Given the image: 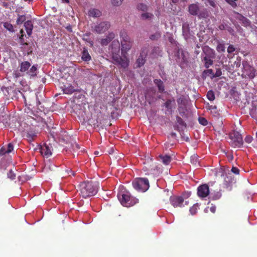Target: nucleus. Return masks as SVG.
<instances>
[{"label":"nucleus","mask_w":257,"mask_h":257,"mask_svg":"<svg viewBox=\"0 0 257 257\" xmlns=\"http://www.w3.org/2000/svg\"><path fill=\"white\" fill-rule=\"evenodd\" d=\"M31 63L27 61H24L19 63V71L16 72L14 74L15 77L27 75L30 77H33L37 75V65L31 66Z\"/></svg>","instance_id":"1"},{"label":"nucleus","mask_w":257,"mask_h":257,"mask_svg":"<svg viewBox=\"0 0 257 257\" xmlns=\"http://www.w3.org/2000/svg\"><path fill=\"white\" fill-rule=\"evenodd\" d=\"M113 45H116V47L111 49V53L114 64L120 65L121 67L124 69L127 68L130 61L126 56H123V57L120 56V44L118 40H113Z\"/></svg>","instance_id":"2"},{"label":"nucleus","mask_w":257,"mask_h":257,"mask_svg":"<svg viewBox=\"0 0 257 257\" xmlns=\"http://www.w3.org/2000/svg\"><path fill=\"white\" fill-rule=\"evenodd\" d=\"M98 183L93 181H85L80 184V191L83 198H86L94 195L97 192Z\"/></svg>","instance_id":"3"},{"label":"nucleus","mask_w":257,"mask_h":257,"mask_svg":"<svg viewBox=\"0 0 257 257\" xmlns=\"http://www.w3.org/2000/svg\"><path fill=\"white\" fill-rule=\"evenodd\" d=\"M117 197L120 203L127 207L133 206L139 202L138 199L132 196L128 192L119 193Z\"/></svg>","instance_id":"4"},{"label":"nucleus","mask_w":257,"mask_h":257,"mask_svg":"<svg viewBox=\"0 0 257 257\" xmlns=\"http://www.w3.org/2000/svg\"><path fill=\"white\" fill-rule=\"evenodd\" d=\"M134 188L137 191L144 192L148 190L150 185L147 178H139L133 182Z\"/></svg>","instance_id":"5"},{"label":"nucleus","mask_w":257,"mask_h":257,"mask_svg":"<svg viewBox=\"0 0 257 257\" xmlns=\"http://www.w3.org/2000/svg\"><path fill=\"white\" fill-rule=\"evenodd\" d=\"M204 56L203 57V61L204 63V66L208 68L213 63V59L215 58V53L213 50L209 47L204 49Z\"/></svg>","instance_id":"6"},{"label":"nucleus","mask_w":257,"mask_h":257,"mask_svg":"<svg viewBox=\"0 0 257 257\" xmlns=\"http://www.w3.org/2000/svg\"><path fill=\"white\" fill-rule=\"evenodd\" d=\"M110 27V24L108 22H101L92 27V31L97 34H101L105 33Z\"/></svg>","instance_id":"7"},{"label":"nucleus","mask_w":257,"mask_h":257,"mask_svg":"<svg viewBox=\"0 0 257 257\" xmlns=\"http://www.w3.org/2000/svg\"><path fill=\"white\" fill-rule=\"evenodd\" d=\"M229 138L231 140V145L233 147H240L242 145V138L239 132L237 131H233L230 134Z\"/></svg>","instance_id":"8"},{"label":"nucleus","mask_w":257,"mask_h":257,"mask_svg":"<svg viewBox=\"0 0 257 257\" xmlns=\"http://www.w3.org/2000/svg\"><path fill=\"white\" fill-rule=\"evenodd\" d=\"M243 75L247 76L250 79L253 78L255 76V70L250 66L246 61L242 62Z\"/></svg>","instance_id":"9"},{"label":"nucleus","mask_w":257,"mask_h":257,"mask_svg":"<svg viewBox=\"0 0 257 257\" xmlns=\"http://www.w3.org/2000/svg\"><path fill=\"white\" fill-rule=\"evenodd\" d=\"M144 167L143 170L145 172H147L146 175H149L151 173V172L155 169V166L153 162V159L150 157H148L145 159V162L143 163Z\"/></svg>","instance_id":"10"},{"label":"nucleus","mask_w":257,"mask_h":257,"mask_svg":"<svg viewBox=\"0 0 257 257\" xmlns=\"http://www.w3.org/2000/svg\"><path fill=\"white\" fill-rule=\"evenodd\" d=\"M170 201L172 205L174 207H182L184 202V199L182 196H173L170 197Z\"/></svg>","instance_id":"11"},{"label":"nucleus","mask_w":257,"mask_h":257,"mask_svg":"<svg viewBox=\"0 0 257 257\" xmlns=\"http://www.w3.org/2000/svg\"><path fill=\"white\" fill-rule=\"evenodd\" d=\"M209 194L208 185L205 184L199 186L197 189V194L198 196L202 198L207 197Z\"/></svg>","instance_id":"12"},{"label":"nucleus","mask_w":257,"mask_h":257,"mask_svg":"<svg viewBox=\"0 0 257 257\" xmlns=\"http://www.w3.org/2000/svg\"><path fill=\"white\" fill-rule=\"evenodd\" d=\"M121 54L123 56H126L127 52L131 49L132 46V41L128 42H121Z\"/></svg>","instance_id":"13"},{"label":"nucleus","mask_w":257,"mask_h":257,"mask_svg":"<svg viewBox=\"0 0 257 257\" xmlns=\"http://www.w3.org/2000/svg\"><path fill=\"white\" fill-rule=\"evenodd\" d=\"M52 147L51 146L45 144L41 147L40 152L42 155L48 157L52 155Z\"/></svg>","instance_id":"14"},{"label":"nucleus","mask_w":257,"mask_h":257,"mask_svg":"<svg viewBox=\"0 0 257 257\" xmlns=\"http://www.w3.org/2000/svg\"><path fill=\"white\" fill-rule=\"evenodd\" d=\"M115 37L113 32H109L105 38H103L100 41V44L102 46L107 45Z\"/></svg>","instance_id":"15"},{"label":"nucleus","mask_w":257,"mask_h":257,"mask_svg":"<svg viewBox=\"0 0 257 257\" xmlns=\"http://www.w3.org/2000/svg\"><path fill=\"white\" fill-rule=\"evenodd\" d=\"M188 11L189 13L193 16H197L199 11L198 5L197 4H192L189 6Z\"/></svg>","instance_id":"16"},{"label":"nucleus","mask_w":257,"mask_h":257,"mask_svg":"<svg viewBox=\"0 0 257 257\" xmlns=\"http://www.w3.org/2000/svg\"><path fill=\"white\" fill-rule=\"evenodd\" d=\"M236 14L237 16L236 17V18L241 22L243 26L246 27L250 25V22L248 19L238 13H236Z\"/></svg>","instance_id":"17"},{"label":"nucleus","mask_w":257,"mask_h":257,"mask_svg":"<svg viewBox=\"0 0 257 257\" xmlns=\"http://www.w3.org/2000/svg\"><path fill=\"white\" fill-rule=\"evenodd\" d=\"M62 88L63 93L66 94H71L77 91V90L70 84H68L67 85H64V87H62Z\"/></svg>","instance_id":"18"},{"label":"nucleus","mask_w":257,"mask_h":257,"mask_svg":"<svg viewBox=\"0 0 257 257\" xmlns=\"http://www.w3.org/2000/svg\"><path fill=\"white\" fill-rule=\"evenodd\" d=\"M101 14V12L97 9H91L88 13V16L93 18H99Z\"/></svg>","instance_id":"19"},{"label":"nucleus","mask_w":257,"mask_h":257,"mask_svg":"<svg viewBox=\"0 0 257 257\" xmlns=\"http://www.w3.org/2000/svg\"><path fill=\"white\" fill-rule=\"evenodd\" d=\"M24 26L25 27L27 34L29 36H30L32 33V30L33 28L32 22L31 21H26L24 24Z\"/></svg>","instance_id":"20"},{"label":"nucleus","mask_w":257,"mask_h":257,"mask_svg":"<svg viewBox=\"0 0 257 257\" xmlns=\"http://www.w3.org/2000/svg\"><path fill=\"white\" fill-rule=\"evenodd\" d=\"M198 19H207L209 16V12L206 9H203L199 11L198 15Z\"/></svg>","instance_id":"21"},{"label":"nucleus","mask_w":257,"mask_h":257,"mask_svg":"<svg viewBox=\"0 0 257 257\" xmlns=\"http://www.w3.org/2000/svg\"><path fill=\"white\" fill-rule=\"evenodd\" d=\"M26 138L29 142L33 141L37 137V133L32 130L27 133Z\"/></svg>","instance_id":"22"},{"label":"nucleus","mask_w":257,"mask_h":257,"mask_svg":"<svg viewBox=\"0 0 257 257\" xmlns=\"http://www.w3.org/2000/svg\"><path fill=\"white\" fill-rule=\"evenodd\" d=\"M82 59L86 62L89 61L91 57L89 54L88 50L86 48H84L82 52V56H81Z\"/></svg>","instance_id":"23"},{"label":"nucleus","mask_w":257,"mask_h":257,"mask_svg":"<svg viewBox=\"0 0 257 257\" xmlns=\"http://www.w3.org/2000/svg\"><path fill=\"white\" fill-rule=\"evenodd\" d=\"M119 36L121 39V42H128L131 41V38L125 31H121L119 33Z\"/></svg>","instance_id":"24"},{"label":"nucleus","mask_w":257,"mask_h":257,"mask_svg":"<svg viewBox=\"0 0 257 257\" xmlns=\"http://www.w3.org/2000/svg\"><path fill=\"white\" fill-rule=\"evenodd\" d=\"M144 56L142 55V54H140L139 58L137 59L136 63L138 67H141L143 66L146 62V59Z\"/></svg>","instance_id":"25"},{"label":"nucleus","mask_w":257,"mask_h":257,"mask_svg":"<svg viewBox=\"0 0 257 257\" xmlns=\"http://www.w3.org/2000/svg\"><path fill=\"white\" fill-rule=\"evenodd\" d=\"M154 83L158 87L159 92H162L164 91V85L163 81L160 79H155Z\"/></svg>","instance_id":"26"},{"label":"nucleus","mask_w":257,"mask_h":257,"mask_svg":"<svg viewBox=\"0 0 257 257\" xmlns=\"http://www.w3.org/2000/svg\"><path fill=\"white\" fill-rule=\"evenodd\" d=\"M159 158L163 164L166 165H168L171 162V157L168 155H160Z\"/></svg>","instance_id":"27"},{"label":"nucleus","mask_w":257,"mask_h":257,"mask_svg":"<svg viewBox=\"0 0 257 257\" xmlns=\"http://www.w3.org/2000/svg\"><path fill=\"white\" fill-rule=\"evenodd\" d=\"M154 17L153 14L148 12L142 13L140 18L143 20H151Z\"/></svg>","instance_id":"28"},{"label":"nucleus","mask_w":257,"mask_h":257,"mask_svg":"<svg viewBox=\"0 0 257 257\" xmlns=\"http://www.w3.org/2000/svg\"><path fill=\"white\" fill-rule=\"evenodd\" d=\"M137 9L138 11L146 12L148 10V6L144 3H139L137 6Z\"/></svg>","instance_id":"29"},{"label":"nucleus","mask_w":257,"mask_h":257,"mask_svg":"<svg viewBox=\"0 0 257 257\" xmlns=\"http://www.w3.org/2000/svg\"><path fill=\"white\" fill-rule=\"evenodd\" d=\"M102 118V114L101 112L97 114V119L96 120V122H91L93 123V125L95 127L99 126L101 124V118Z\"/></svg>","instance_id":"30"},{"label":"nucleus","mask_w":257,"mask_h":257,"mask_svg":"<svg viewBox=\"0 0 257 257\" xmlns=\"http://www.w3.org/2000/svg\"><path fill=\"white\" fill-rule=\"evenodd\" d=\"M175 100L174 98L172 99H168L164 103V106L169 110L172 109V103L174 102Z\"/></svg>","instance_id":"31"},{"label":"nucleus","mask_w":257,"mask_h":257,"mask_svg":"<svg viewBox=\"0 0 257 257\" xmlns=\"http://www.w3.org/2000/svg\"><path fill=\"white\" fill-rule=\"evenodd\" d=\"M161 37L160 32H157L155 34L151 35L150 36V39L152 40H157Z\"/></svg>","instance_id":"32"},{"label":"nucleus","mask_w":257,"mask_h":257,"mask_svg":"<svg viewBox=\"0 0 257 257\" xmlns=\"http://www.w3.org/2000/svg\"><path fill=\"white\" fill-rule=\"evenodd\" d=\"M149 46L146 45L143 47L141 50V52L140 54H142V55L144 56L145 57H146V56L148 55L149 51Z\"/></svg>","instance_id":"33"},{"label":"nucleus","mask_w":257,"mask_h":257,"mask_svg":"<svg viewBox=\"0 0 257 257\" xmlns=\"http://www.w3.org/2000/svg\"><path fill=\"white\" fill-rule=\"evenodd\" d=\"M178 110V111H179L180 114L182 116H183L185 115V112L186 111V106H184L183 105L179 106Z\"/></svg>","instance_id":"34"},{"label":"nucleus","mask_w":257,"mask_h":257,"mask_svg":"<svg viewBox=\"0 0 257 257\" xmlns=\"http://www.w3.org/2000/svg\"><path fill=\"white\" fill-rule=\"evenodd\" d=\"M26 21V16L25 15H19L17 20V24L18 25L22 24Z\"/></svg>","instance_id":"35"},{"label":"nucleus","mask_w":257,"mask_h":257,"mask_svg":"<svg viewBox=\"0 0 257 257\" xmlns=\"http://www.w3.org/2000/svg\"><path fill=\"white\" fill-rule=\"evenodd\" d=\"M207 97L210 101L214 100L215 99V95L213 91L212 90L208 91L207 93Z\"/></svg>","instance_id":"36"},{"label":"nucleus","mask_w":257,"mask_h":257,"mask_svg":"<svg viewBox=\"0 0 257 257\" xmlns=\"http://www.w3.org/2000/svg\"><path fill=\"white\" fill-rule=\"evenodd\" d=\"M155 91H154V90L152 88H150L149 89H148L146 91V92L145 93V97L147 99H148V98H150L152 96H151V95H150V93H152V95H154L155 94Z\"/></svg>","instance_id":"37"},{"label":"nucleus","mask_w":257,"mask_h":257,"mask_svg":"<svg viewBox=\"0 0 257 257\" xmlns=\"http://www.w3.org/2000/svg\"><path fill=\"white\" fill-rule=\"evenodd\" d=\"M216 50L218 52H223L225 51V47L224 44L219 43L217 45Z\"/></svg>","instance_id":"38"},{"label":"nucleus","mask_w":257,"mask_h":257,"mask_svg":"<svg viewBox=\"0 0 257 257\" xmlns=\"http://www.w3.org/2000/svg\"><path fill=\"white\" fill-rule=\"evenodd\" d=\"M8 177L12 180L16 179V175L12 170L9 171L7 174Z\"/></svg>","instance_id":"39"},{"label":"nucleus","mask_w":257,"mask_h":257,"mask_svg":"<svg viewBox=\"0 0 257 257\" xmlns=\"http://www.w3.org/2000/svg\"><path fill=\"white\" fill-rule=\"evenodd\" d=\"M177 122L181 126H186V123L184 121V120L180 117L177 116L176 117Z\"/></svg>","instance_id":"40"},{"label":"nucleus","mask_w":257,"mask_h":257,"mask_svg":"<svg viewBox=\"0 0 257 257\" xmlns=\"http://www.w3.org/2000/svg\"><path fill=\"white\" fill-rule=\"evenodd\" d=\"M123 0H111V4L114 6H120Z\"/></svg>","instance_id":"41"},{"label":"nucleus","mask_w":257,"mask_h":257,"mask_svg":"<svg viewBox=\"0 0 257 257\" xmlns=\"http://www.w3.org/2000/svg\"><path fill=\"white\" fill-rule=\"evenodd\" d=\"M198 209V205L197 204L194 205L190 209V212L192 215L195 214Z\"/></svg>","instance_id":"42"},{"label":"nucleus","mask_w":257,"mask_h":257,"mask_svg":"<svg viewBox=\"0 0 257 257\" xmlns=\"http://www.w3.org/2000/svg\"><path fill=\"white\" fill-rule=\"evenodd\" d=\"M160 48L158 46H156L152 49L151 54L153 55L158 54L160 53Z\"/></svg>","instance_id":"43"},{"label":"nucleus","mask_w":257,"mask_h":257,"mask_svg":"<svg viewBox=\"0 0 257 257\" xmlns=\"http://www.w3.org/2000/svg\"><path fill=\"white\" fill-rule=\"evenodd\" d=\"M4 27L7 29L8 30L10 31H13V25L9 23H5L4 24Z\"/></svg>","instance_id":"44"},{"label":"nucleus","mask_w":257,"mask_h":257,"mask_svg":"<svg viewBox=\"0 0 257 257\" xmlns=\"http://www.w3.org/2000/svg\"><path fill=\"white\" fill-rule=\"evenodd\" d=\"M177 103L179 106H186V102L185 100L183 98H179L177 100Z\"/></svg>","instance_id":"45"},{"label":"nucleus","mask_w":257,"mask_h":257,"mask_svg":"<svg viewBox=\"0 0 257 257\" xmlns=\"http://www.w3.org/2000/svg\"><path fill=\"white\" fill-rule=\"evenodd\" d=\"M198 120L199 123L203 125H206L208 124L207 120L204 117H199Z\"/></svg>","instance_id":"46"},{"label":"nucleus","mask_w":257,"mask_h":257,"mask_svg":"<svg viewBox=\"0 0 257 257\" xmlns=\"http://www.w3.org/2000/svg\"><path fill=\"white\" fill-rule=\"evenodd\" d=\"M72 150L74 152H77L80 149V146L76 143H74L72 145Z\"/></svg>","instance_id":"47"},{"label":"nucleus","mask_w":257,"mask_h":257,"mask_svg":"<svg viewBox=\"0 0 257 257\" xmlns=\"http://www.w3.org/2000/svg\"><path fill=\"white\" fill-rule=\"evenodd\" d=\"M237 0H225V1L233 7L236 6V2Z\"/></svg>","instance_id":"48"},{"label":"nucleus","mask_w":257,"mask_h":257,"mask_svg":"<svg viewBox=\"0 0 257 257\" xmlns=\"http://www.w3.org/2000/svg\"><path fill=\"white\" fill-rule=\"evenodd\" d=\"M7 148V153H10L12 152V151L13 150L14 147L12 143H9L8 145V147Z\"/></svg>","instance_id":"49"},{"label":"nucleus","mask_w":257,"mask_h":257,"mask_svg":"<svg viewBox=\"0 0 257 257\" xmlns=\"http://www.w3.org/2000/svg\"><path fill=\"white\" fill-rule=\"evenodd\" d=\"M222 72L220 69H217L216 72L213 74V77H218L221 75Z\"/></svg>","instance_id":"50"},{"label":"nucleus","mask_w":257,"mask_h":257,"mask_svg":"<svg viewBox=\"0 0 257 257\" xmlns=\"http://www.w3.org/2000/svg\"><path fill=\"white\" fill-rule=\"evenodd\" d=\"M210 74V75H212V76L213 77V70L211 69H207V70H204L203 72V75L204 74Z\"/></svg>","instance_id":"51"},{"label":"nucleus","mask_w":257,"mask_h":257,"mask_svg":"<svg viewBox=\"0 0 257 257\" xmlns=\"http://www.w3.org/2000/svg\"><path fill=\"white\" fill-rule=\"evenodd\" d=\"M235 50V48L232 45H230L227 48V52L228 53H231Z\"/></svg>","instance_id":"52"},{"label":"nucleus","mask_w":257,"mask_h":257,"mask_svg":"<svg viewBox=\"0 0 257 257\" xmlns=\"http://www.w3.org/2000/svg\"><path fill=\"white\" fill-rule=\"evenodd\" d=\"M231 171L233 173L236 174V175H238L239 173V170L237 168L235 167H233L232 168Z\"/></svg>","instance_id":"53"},{"label":"nucleus","mask_w":257,"mask_h":257,"mask_svg":"<svg viewBox=\"0 0 257 257\" xmlns=\"http://www.w3.org/2000/svg\"><path fill=\"white\" fill-rule=\"evenodd\" d=\"M7 153V148L5 147H3L0 149V155H4Z\"/></svg>","instance_id":"54"},{"label":"nucleus","mask_w":257,"mask_h":257,"mask_svg":"<svg viewBox=\"0 0 257 257\" xmlns=\"http://www.w3.org/2000/svg\"><path fill=\"white\" fill-rule=\"evenodd\" d=\"M245 141L247 143H250L252 141V138L250 136H247L245 138Z\"/></svg>","instance_id":"55"},{"label":"nucleus","mask_w":257,"mask_h":257,"mask_svg":"<svg viewBox=\"0 0 257 257\" xmlns=\"http://www.w3.org/2000/svg\"><path fill=\"white\" fill-rule=\"evenodd\" d=\"M36 100H37V102H36V103H37V106H38V107H40L39 109H40V110H41L42 108H44V106H41V105H41V102L38 100V96H36Z\"/></svg>","instance_id":"56"},{"label":"nucleus","mask_w":257,"mask_h":257,"mask_svg":"<svg viewBox=\"0 0 257 257\" xmlns=\"http://www.w3.org/2000/svg\"><path fill=\"white\" fill-rule=\"evenodd\" d=\"M20 33L21 34V36H20V41H21V42L22 43H23V37H24V31H23V30L21 29V30H20Z\"/></svg>","instance_id":"57"},{"label":"nucleus","mask_w":257,"mask_h":257,"mask_svg":"<svg viewBox=\"0 0 257 257\" xmlns=\"http://www.w3.org/2000/svg\"><path fill=\"white\" fill-rule=\"evenodd\" d=\"M66 172H67V174L69 176H70L71 175H72L73 176L75 175V173L73 172V171L71 169L66 170Z\"/></svg>","instance_id":"58"},{"label":"nucleus","mask_w":257,"mask_h":257,"mask_svg":"<svg viewBox=\"0 0 257 257\" xmlns=\"http://www.w3.org/2000/svg\"><path fill=\"white\" fill-rule=\"evenodd\" d=\"M218 29L220 30H225V26L224 24H221L218 26Z\"/></svg>","instance_id":"59"},{"label":"nucleus","mask_w":257,"mask_h":257,"mask_svg":"<svg viewBox=\"0 0 257 257\" xmlns=\"http://www.w3.org/2000/svg\"><path fill=\"white\" fill-rule=\"evenodd\" d=\"M209 3L211 6H212L213 7H215L216 4L213 1H209Z\"/></svg>","instance_id":"60"},{"label":"nucleus","mask_w":257,"mask_h":257,"mask_svg":"<svg viewBox=\"0 0 257 257\" xmlns=\"http://www.w3.org/2000/svg\"><path fill=\"white\" fill-rule=\"evenodd\" d=\"M209 109L211 110H216L217 109V107L215 105H210L209 106Z\"/></svg>","instance_id":"61"},{"label":"nucleus","mask_w":257,"mask_h":257,"mask_svg":"<svg viewBox=\"0 0 257 257\" xmlns=\"http://www.w3.org/2000/svg\"><path fill=\"white\" fill-rule=\"evenodd\" d=\"M91 35V33L90 32H88V33H87L86 34H85L84 35V37H89Z\"/></svg>","instance_id":"62"},{"label":"nucleus","mask_w":257,"mask_h":257,"mask_svg":"<svg viewBox=\"0 0 257 257\" xmlns=\"http://www.w3.org/2000/svg\"><path fill=\"white\" fill-rule=\"evenodd\" d=\"M116 47V45H113V41L112 42L111 46V49H113Z\"/></svg>","instance_id":"63"},{"label":"nucleus","mask_w":257,"mask_h":257,"mask_svg":"<svg viewBox=\"0 0 257 257\" xmlns=\"http://www.w3.org/2000/svg\"><path fill=\"white\" fill-rule=\"evenodd\" d=\"M88 43H89L90 44V45H91V46H92L93 45V41H92V40H89V41H88Z\"/></svg>","instance_id":"64"}]
</instances>
